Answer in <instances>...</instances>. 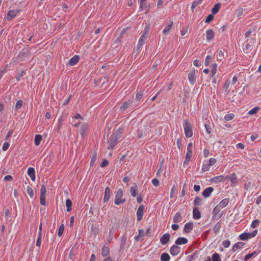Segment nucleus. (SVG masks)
<instances>
[{
  "label": "nucleus",
  "mask_w": 261,
  "mask_h": 261,
  "mask_svg": "<svg viewBox=\"0 0 261 261\" xmlns=\"http://www.w3.org/2000/svg\"><path fill=\"white\" fill-rule=\"evenodd\" d=\"M88 129V125L86 122H83L81 123V128L80 129V133L81 136L84 137L85 133Z\"/></svg>",
  "instance_id": "obj_7"
},
{
  "label": "nucleus",
  "mask_w": 261,
  "mask_h": 261,
  "mask_svg": "<svg viewBox=\"0 0 261 261\" xmlns=\"http://www.w3.org/2000/svg\"><path fill=\"white\" fill-rule=\"evenodd\" d=\"M41 243V233L39 232L37 239L36 241V245L38 247H40Z\"/></svg>",
  "instance_id": "obj_46"
},
{
  "label": "nucleus",
  "mask_w": 261,
  "mask_h": 261,
  "mask_svg": "<svg viewBox=\"0 0 261 261\" xmlns=\"http://www.w3.org/2000/svg\"><path fill=\"white\" fill-rule=\"evenodd\" d=\"M25 74V72L23 70H21L20 72H18L17 76L16 77L17 81H19L21 77H22Z\"/></svg>",
  "instance_id": "obj_58"
},
{
  "label": "nucleus",
  "mask_w": 261,
  "mask_h": 261,
  "mask_svg": "<svg viewBox=\"0 0 261 261\" xmlns=\"http://www.w3.org/2000/svg\"><path fill=\"white\" fill-rule=\"evenodd\" d=\"M27 192L30 197L32 198L34 196V191L32 188L30 186H28L27 188Z\"/></svg>",
  "instance_id": "obj_43"
},
{
  "label": "nucleus",
  "mask_w": 261,
  "mask_h": 261,
  "mask_svg": "<svg viewBox=\"0 0 261 261\" xmlns=\"http://www.w3.org/2000/svg\"><path fill=\"white\" fill-rule=\"evenodd\" d=\"M183 124L185 134L187 138H190L193 136L192 126L190 121L187 120H184Z\"/></svg>",
  "instance_id": "obj_2"
},
{
  "label": "nucleus",
  "mask_w": 261,
  "mask_h": 261,
  "mask_svg": "<svg viewBox=\"0 0 261 261\" xmlns=\"http://www.w3.org/2000/svg\"><path fill=\"white\" fill-rule=\"evenodd\" d=\"M114 236V232L113 230H110L109 233L108 241L110 243L111 241L113 240Z\"/></svg>",
  "instance_id": "obj_54"
},
{
  "label": "nucleus",
  "mask_w": 261,
  "mask_h": 261,
  "mask_svg": "<svg viewBox=\"0 0 261 261\" xmlns=\"http://www.w3.org/2000/svg\"><path fill=\"white\" fill-rule=\"evenodd\" d=\"M118 139L116 138L114 136L111 135L110 138L108 142L109 143V145L108 146V149L109 150H113L114 147L116 146L117 144Z\"/></svg>",
  "instance_id": "obj_3"
},
{
  "label": "nucleus",
  "mask_w": 261,
  "mask_h": 261,
  "mask_svg": "<svg viewBox=\"0 0 261 261\" xmlns=\"http://www.w3.org/2000/svg\"><path fill=\"white\" fill-rule=\"evenodd\" d=\"M222 245L224 247L228 248L230 245V242L229 240H225L223 242Z\"/></svg>",
  "instance_id": "obj_60"
},
{
  "label": "nucleus",
  "mask_w": 261,
  "mask_h": 261,
  "mask_svg": "<svg viewBox=\"0 0 261 261\" xmlns=\"http://www.w3.org/2000/svg\"><path fill=\"white\" fill-rule=\"evenodd\" d=\"M173 22L172 21H170L169 24L166 26L163 31V34L165 35H168L173 27Z\"/></svg>",
  "instance_id": "obj_9"
},
{
  "label": "nucleus",
  "mask_w": 261,
  "mask_h": 261,
  "mask_svg": "<svg viewBox=\"0 0 261 261\" xmlns=\"http://www.w3.org/2000/svg\"><path fill=\"white\" fill-rule=\"evenodd\" d=\"M244 244H245L243 242H238L237 243H236L232 248V251L236 252L238 249L242 248Z\"/></svg>",
  "instance_id": "obj_26"
},
{
  "label": "nucleus",
  "mask_w": 261,
  "mask_h": 261,
  "mask_svg": "<svg viewBox=\"0 0 261 261\" xmlns=\"http://www.w3.org/2000/svg\"><path fill=\"white\" fill-rule=\"evenodd\" d=\"M138 191L137 187H132L130 189V193L133 197H136L137 195V192Z\"/></svg>",
  "instance_id": "obj_35"
},
{
  "label": "nucleus",
  "mask_w": 261,
  "mask_h": 261,
  "mask_svg": "<svg viewBox=\"0 0 261 261\" xmlns=\"http://www.w3.org/2000/svg\"><path fill=\"white\" fill-rule=\"evenodd\" d=\"M80 60V57L78 55H75L72 57L69 61V64L71 66L75 65Z\"/></svg>",
  "instance_id": "obj_17"
},
{
  "label": "nucleus",
  "mask_w": 261,
  "mask_h": 261,
  "mask_svg": "<svg viewBox=\"0 0 261 261\" xmlns=\"http://www.w3.org/2000/svg\"><path fill=\"white\" fill-rule=\"evenodd\" d=\"M23 101L21 99L18 100L16 103L15 105V111H17L19 110L22 106Z\"/></svg>",
  "instance_id": "obj_39"
},
{
  "label": "nucleus",
  "mask_w": 261,
  "mask_h": 261,
  "mask_svg": "<svg viewBox=\"0 0 261 261\" xmlns=\"http://www.w3.org/2000/svg\"><path fill=\"white\" fill-rule=\"evenodd\" d=\"M180 248L177 245H173L170 248V253L173 255H177L180 252Z\"/></svg>",
  "instance_id": "obj_11"
},
{
  "label": "nucleus",
  "mask_w": 261,
  "mask_h": 261,
  "mask_svg": "<svg viewBox=\"0 0 261 261\" xmlns=\"http://www.w3.org/2000/svg\"><path fill=\"white\" fill-rule=\"evenodd\" d=\"M170 234L168 233H165L160 239L161 243L162 245H166L170 241Z\"/></svg>",
  "instance_id": "obj_8"
},
{
  "label": "nucleus",
  "mask_w": 261,
  "mask_h": 261,
  "mask_svg": "<svg viewBox=\"0 0 261 261\" xmlns=\"http://www.w3.org/2000/svg\"><path fill=\"white\" fill-rule=\"evenodd\" d=\"M210 165L209 164H203L202 168V172H206L208 170H209L210 169Z\"/></svg>",
  "instance_id": "obj_61"
},
{
  "label": "nucleus",
  "mask_w": 261,
  "mask_h": 261,
  "mask_svg": "<svg viewBox=\"0 0 261 261\" xmlns=\"http://www.w3.org/2000/svg\"><path fill=\"white\" fill-rule=\"evenodd\" d=\"M215 34L212 29L208 30L206 32V38L207 40H212L214 37Z\"/></svg>",
  "instance_id": "obj_24"
},
{
  "label": "nucleus",
  "mask_w": 261,
  "mask_h": 261,
  "mask_svg": "<svg viewBox=\"0 0 261 261\" xmlns=\"http://www.w3.org/2000/svg\"><path fill=\"white\" fill-rule=\"evenodd\" d=\"M202 199L198 196L196 197L195 198L194 201V204L195 206H199L202 203Z\"/></svg>",
  "instance_id": "obj_36"
},
{
  "label": "nucleus",
  "mask_w": 261,
  "mask_h": 261,
  "mask_svg": "<svg viewBox=\"0 0 261 261\" xmlns=\"http://www.w3.org/2000/svg\"><path fill=\"white\" fill-rule=\"evenodd\" d=\"M229 198H225L224 199H223L222 200H221L218 204L219 206H220V207H221L222 208L225 207V206H226L227 205V204L229 203Z\"/></svg>",
  "instance_id": "obj_22"
},
{
  "label": "nucleus",
  "mask_w": 261,
  "mask_h": 261,
  "mask_svg": "<svg viewBox=\"0 0 261 261\" xmlns=\"http://www.w3.org/2000/svg\"><path fill=\"white\" fill-rule=\"evenodd\" d=\"M220 7H221L220 3H218L216 4H215V5L214 6V7L213 8V9L212 10V13L213 14H217L219 10H220Z\"/></svg>",
  "instance_id": "obj_32"
},
{
  "label": "nucleus",
  "mask_w": 261,
  "mask_h": 261,
  "mask_svg": "<svg viewBox=\"0 0 261 261\" xmlns=\"http://www.w3.org/2000/svg\"><path fill=\"white\" fill-rule=\"evenodd\" d=\"M213 261H221L220 255L217 253H214L212 255Z\"/></svg>",
  "instance_id": "obj_41"
},
{
  "label": "nucleus",
  "mask_w": 261,
  "mask_h": 261,
  "mask_svg": "<svg viewBox=\"0 0 261 261\" xmlns=\"http://www.w3.org/2000/svg\"><path fill=\"white\" fill-rule=\"evenodd\" d=\"M133 104L132 99H128L127 101L124 102L120 107V111H124L127 108L132 107Z\"/></svg>",
  "instance_id": "obj_6"
},
{
  "label": "nucleus",
  "mask_w": 261,
  "mask_h": 261,
  "mask_svg": "<svg viewBox=\"0 0 261 261\" xmlns=\"http://www.w3.org/2000/svg\"><path fill=\"white\" fill-rule=\"evenodd\" d=\"M96 160H97V155H96V153H94L92 155V156L91 158V163H90L91 165H94L95 163Z\"/></svg>",
  "instance_id": "obj_56"
},
{
  "label": "nucleus",
  "mask_w": 261,
  "mask_h": 261,
  "mask_svg": "<svg viewBox=\"0 0 261 261\" xmlns=\"http://www.w3.org/2000/svg\"><path fill=\"white\" fill-rule=\"evenodd\" d=\"M108 164H109L108 161L106 159H105L101 162V163L100 164V167L103 168V167L107 166L108 165Z\"/></svg>",
  "instance_id": "obj_63"
},
{
  "label": "nucleus",
  "mask_w": 261,
  "mask_h": 261,
  "mask_svg": "<svg viewBox=\"0 0 261 261\" xmlns=\"http://www.w3.org/2000/svg\"><path fill=\"white\" fill-rule=\"evenodd\" d=\"M149 25H146L143 31L142 35H144L147 37L148 34L149 33Z\"/></svg>",
  "instance_id": "obj_49"
},
{
  "label": "nucleus",
  "mask_w": 261,
  "mask_h": 261,
  "mask_svg": "<svg viewBox=\"0 0 261 261\" xmlns=\"http://www.w3.org/2000/svg\"><path fill=\"white\" fill-rule=\"evenodd\" d=\"M223 179H224V176L223 175H219V176H215V177L212 178L210 180V181L217 183V182L222 181Z\"/></svg>",
  "instance_id": "obj_23"
},
{
  "label": "nucleus",
  "mask_w": 261,
  "mask_h": 261,
  "mask_svg": "<svg viewBox=\"0 0 261 261\" xmlns=\"http://www.w3.org/2000/svg\"><path fill=\"white\" fill-rule=\"evenodd\" d=\"M212 59V56L210 55H207L206 57V58L205 60V62H204V64H205V66H208L210 65V63L211 62Z\"/></svg>",
  "instance_id": "obj_45"
},
{
  "label": "nucleus",
  "mask_w": 261,
  "mask_h": 261,
  "mask_svg": "<svg viewBox=\"0 0 261 261\" xmlns=\"http://www.w3.org/2000/svg\"><path fill=\"white\" fill-rule=\"evenodd\" d=\"M182 220V217L180 214L178 212L176 213L174 215L173 219V221L174 223H179Z\"/></svg>",
  "instance_id": "obj_29"
},
{
  "label": "nucleus",
  "mask_w": 261,
  "mask_h": 261,
  "mask_svg": "<svg viewBox=\"0 0 261 261\" xmlns=\"http://www.w3.org/2000/svg\"><path fill=\"white\" fill-rule=\"evenodd\" d=\"M42 139V137L41 135L37 134L35 135V139H34V143L35 145L38 146Z\"/></svg>",
  "instance_id": "obj_31"
},
{
  "label": "nucleus",
  "mask_w": 261,
  "mask_h": 261,
  "mask_svg": "<svg viewBox=\"0 0 261 261\" xmlns=\"http://www.w3.org/2000/svg\"><path fill=\"white\" fill-rule=\"evenodd\" d=\"M218 61H221L224 59V49H220L217 55Z\"/></svg>",
  "instance_id": "obj_25"
},
{
  "label": "nucleus",
  "mask_w": 261,
  "mask_h": 261,
  "mask_svg": "<svg viewBox=\"0 0 261 261\" xmlns=\"http://www.w3.org/2000/svg\"><path fill=\"white\" fill-rule=\"evenodd\" d=\"M234 117V115L233 113H230L226 114L224 117V119L225 121H230L233 119Z\"/></svg>",
  "instance_id": "obj_42"
},
{
  "label": "nucleus",
  "mask_w": 261,
  "mask_h": 261,
  "mask_svg": "<svg viewBox=\"0 0 261 261\" xmlns=\"http://www.w3.org/2000/svg\"><path fill=\"white\" fill-rule=\"evenodd\" d=\"M9 147V144L8 142H5L2 146V149L3 151H6Z\"/></svg>",
  "instance_id": "obj_64"
},
{
  "label": "nucleus",
  "mask_w": 261,
  "mask_h": 261,
  "mask_svg": "<svg viewBox=\"0 0 261 261\" xmlns=\"http://www.w3.org/2000/svg\"><path fill=\"white\" fill-rule=\"evenodd\" d=\"M140 8L142 11H145L146 14L149 12L150 6L147 4L146 0H140Z\"/></svg>",
  "instance_id": "obj_4"
},
{
  "label": "nucleus",
  "mask_w": 261,
  "mask_h": 261,
  "mask_svg": "<svg viewBox=\"0 0 261 261\" xmlns=\"http://www.w3.org/2000/svg\"><path fill=\"white\" fill-rule=\"evenodd\" d=\"M217 67H218V64L216 63H214L212 65V66L211 67V73H210L211 77H213L216 74L217 70Z\"/></svg>",
  "instance_id": "obj_27"
},
{
  "label": "nucleus",
  "mask_w": 261,
  "mask_h": 261,
  "mask_svg": "<svg viewBox=\"0 0 261 261\" xmlns=\"http://www.w3.org/2000/svg\"><path fill=\"white\" fill-rule=\"evenodd\" d=\"M16 16V13L14 11V10H10L8 11V13L7 15V19L8 20H10L15 17Z\"/></svg>",
  "instance_id": "obj_28"
},
{
  "label": "nucleus",
  "mask_w": 261,
  "mask_h": 261,
  "mask_svg": "<svg viewBox=\"0 0 261 261\" xmlns=\"http://www.w3.org/2000/svg\"><path fill=\"white\" fill-rule=\"evenodd\" d=\"M123 132V129L122 128H119L115 133L112 134V135L114 136L118 140L122 137V135Z\"/></svg>",
  "instance_id": "obj_30"
},
{
  "label": "nucleus",
  "mask_w": 261,
  "mask_h": 261,
  "mask_svg": "<svg viewBox=\"0 0 261 261\" xmlns=\"http://www.w3.org/2000/svg\"><path fill=\"white\" fill-rule=\"evenodd\" d=\"M64 225L63 224H62L59 228V230H58V235L59 237H61L62 234H63V232L64 231Z\"/></svg>",
  "instance_id": "obj_48"
},
{
  "label": "nucleus",
  "mask_w": 261,
  "mask_h": 261,
  "mask_svg": "<svg viewBox=\"0 0 261 261\" xmlns=\"http://www.w3.org/2000/svg\"><path fill=\"white\" fill-rule=\"evenodd\" d=\"M192 155V152H187L186 154L185 160V162H184V165H183V166L185 167H186V166H188L189 165V162L191 160Z\"/></svg>",
  "instance_id": "obj_18"
},
{
  "label": "nucleus",
  "mask_w": 261,
  "mask_h": 261,
  "mask_svg": "<svg viewBox=\"0 0 261 261\" xmlns=\"http://www.w3.org/2000/svg\"><path fill=\"white\" fill-rule=\"evenodd\" d=\"M214 16L213 14H209L207 16V17L205 20V22L206 23H209L214 19Z\"/></svg>",
  "instance_id": "obj_47"
},
{
  "label": "nucleus",
  "mask_w": 261,
  "mask_h": 261,
  "mask_svg": "<svg viewBox=\"0 0 261 261\" xmlns=\"http://www.w3.org/2000/svg\"><path fill=\"white\" fill-rule=\"evenodd\" d=\"M72 205V203L71 200H70L69 199H67L66 200V206L67 207L66 211L68 212H70L71 211Z\"/></svg>",
  "instance_id": "obj_33"
},
{
  "label": "nucleus",
  "mask_w": 261,
  "mask_h": 261,
  "mask_svg": "<svg viewBox=\"0 0 261 261\" xmlns=\"http://www.w3.org/2000/svg\"><path fill=\"white\" fill-rule=\"evenodd\" d=\"M259 221L257 219H255L252 222L251 226L252 228H256L259 225Z\"/></svg>",
  "instance_id": "obj_57"
},
{
  "label": "nucleus",
  "mask_w": 261,
  "mask_h": 261,
  "mask_svg": "<svg viewBox=\"0 0 261 261\" xmlns=\"http://www.w3.org/2000/svg\"><path fill=\"white\" fill-rule=\"evenodd\" d=\"M221 226V224L220 222H218L216 223V224L214 226L213 228V231L215 232V233H217L219 231L220 229Z\"/></svg>",
  "instance_id": "obj_38"
},
{
  "label": "nucleus",
  "mask_w": 261,
  "mask_h": 261,
  "mask_svg": "<svg viewBox=\"0 0 261 261\" xmlns=\"http://www.w3.org/2000/svg\"><path fill=\"white\" fill-rule=\"evenodd\" d=\"M109 253V248L108 247L103 246L102 248L101 255L103 256H107Z\"/></svg>",
  "instance_id": "obj_37"
},
{
  "label": "nucleus",
  "mask_w": 261,
  "mask_h": 261,
  "mask_svg": "<svg viewBox=\"0 0 261 261\" xmlns=\"http://www.w3.org/2000/svg\"><path fill=\"white\" fill-rule=\"evenodd\" d=\"M143 94L142 92H138L136 95V101H139L142 97Z\"/></svg>",
  "instance_id": "obj_59"
},
{
  "label": "nucleus",
  "mask_w": 261,
  "mask_h": 261,
  "mask_svg": "<svg viewBox=\"0 0 261 261\" xmlns=\"http://www.w3.org/2000/svg\"><path fill=\"white\" fill-rule=\"evenodd\" d=\"M170 257L167 253H163L161 256V260L162 261H169Z\"/></svg>",
  "instance_id": "obj_34"
},
{
  "label": "nucleus",
  "mask_w": 261,
  "mask_h": 261,
  "mask_svg": "<svg viewBox=\"0 0 261 261\" xmlns=\"http://www.w3.org/2000/svg\"><path fill=\"white\" fill-rule=\"evenodd\" d=\"M123 196V191L121 189H119L116 192L115 199L114 203L116 205H119L125 202V198H122Z\"/></svg>",
  "instance_id": "obj_1"
},
{
  "label": "nucleus",
  "mask_w": 261,
  "mask_h": 261,
  "mask_svg": "<svg viewBox=\"0 0 261 261\" xmlns=\"http://www.w3.org/2000/svg\"><path fill=\"white\" fill-rule=\"evenodd\" d=\"M193 228V224L192 222H188L185 225L184 230L185 233H190Z\"/></svg>",
  "instance_id": "obj_16"
},
{
  "label": "nucleus",
  "mask_w": 261,
  "mask_h": 261,
  "mask_svg": "<svg viewBox=\"0 0 261 261\" xmlns=\"http://www.w3.org/2000/svg\"><path fill=\"white\" fill-rule=\"evenodd\" d=\"M46 193V187L44 185H42L40 189V195L45 196Z\"/></svg>",
  "instance_id": "obj_55"
},
{
  "label": "nucleus",
  "mask_w": 261,
  "mask_h": 261,
  "mask_svg": "<svg viewBox=\"0 0 261 261\" xmlns=\"http://www.w3.org/2000/svg\"><path fill=\"white\" fill-rule=\"evenodd\" d=\"M239 237L241 240H243V241L247 240L249 239L252 238L251 234H250V232L243 233L240 235Z\"/></svg>",
  "instance_id": "obj_21"
},
{
  "label": "nucleus",
  "mask_w": 261,
  "mask_h": 261,
  "mask_svg": "<svg viewBox=\"0 0 261 261\" xmlns=\"http://www.w3.org/2000/svg\"><path fill=\"white\" fill-rule=\"evenodd\" d=\"M144 129H145V128H144L143 129L141 128V129H139L138 134V138H141L143 137H144V136H146V134H145V132L144 131Z\"/></svg>",
  "instance_id": "obj_44"
},
{
  "label": "nucleus",
  "mask_w": 261,
  "mask_h": 261,
  "mask_svg": "<svg viewBox=\"0 0 261 261\" xmlns=\"http://www.w3.org/2000/svg\"><path fill=\"white\" fill-rule=\"evenodd\" d=\"M222 208L219 206L218 204H217L213 209V214L215 215H217L221 210Z\"/></svg>",
  "instance_id": "obj_51"
},
{
  "label": "nucleus",
  "mask_w": 261,
  "mask_h": 261,
  "mask_svg": "<svg viewBox=\"0 0 261 261\" xmlns=\"http://www.w3.org/2000/svg\"><path fill=\"white\" fill-rule=\"evenodd\" d=\"M147 38V37H146L145 36L141 35L138 43V45L137 47V50H139L140 49V48L143 45V44L145 43V41Z\"/></svg>",
  "instance_id": "obj_15"
},
{
  "label": "nucleus",
  "mask_w": 261,
  "mask_h": 261,
  "mask_svg": "<svg viewBox=\"0 0 261 261\" xmlns=\"http://www.w3.org/2000/svg\"><path fill=\"white\" fill-rule=\"evenodd\" d=\"M28 175L31 177L33 181H35L36 179L35 171L32 167H29L27 171Z\"/></svg>",
  "instance_id": "obj_14"
},
{
  "label": "nucleus",
  "mask_w": 261,
  "mask_h": 261,
  "mask_svg": "<svg viewBox=\"0 0 261 261\" xmlns=\"http://www.w3.org/2000/svg\"><path fill=\"white\" fill-rule=\"evenodd\" d=\"M188 240L186 238L179 237L175 241L176 245L186 244L188 243Z\"/></svg>",
  "instance_id": "obj_20"
},
{
  "label": "nucleus",
  "mask_w": 261,
  "mask_h": 261,
  "mask_svg": "<svg viewBox=\"0 0 261 261\" xmlns=\"http://www.w3.org/2000/svg\"><path fill=\"white\" fill-rule=\"evenodd\" d=\"M40 202L42 205H46V198L45 196L40 195Z\"/></svg>",
  "instance_id": "obj_52"
},
{
  "label": "nucleus",
  "mask_w": 261,
  "mask_h": 261,
  "mask_svg": "<svg viewBox=\"0 0 261 261\" xmlns=\"http://www.w3.org/2000/svg\"><path fill=\"white\" fill-rule=\"evenodd\" d=\"M214 189L213 187H210L206 188L202 192V195L205 198H207L210 196L212 193L214 191Z\"/></svg>",
  "instance_id": "obj_13"
},
{
  "label": "nucleus",
  "mask_w": 261,
  "mask_h": 261,
  "mask_svg": "<svg viewBox=\"0 0 261 261\" xmlns=\"http://www.w3.org/2000/svg\"><path fill=\"white\" fill-rule=\"evenodd\" d=\"M256 254V251H253L252 253H250V254H247L245 258H244V260L245 261H247L248 260V259H249L251 257H252V256H253L254 255H255Z\"/></svg>",
  "instance_id": "obj_53"
},
{
  "label": "nucleus",
  "mask_w": 261,
  "mask_h": 261,
  "mask_svg": "<svg viewBox=\"0 0 261 261\" xmlns=\"http://www.w3.org/2000/svg\"><path fill=\"white\" fill-rule=\"evenodd\" d=\"M259 110V107H255L248 112V114L250 115H254L257 113Z\"/></svg>",
  "instance_id": "obj_50"
},
{
  "label": "nucleus",
  "mask_w": 261,
  "mask_h": 261,
  "mask_svg": "<svg viewBox=\"0 0 261 261\" xmlns=\"http://www.w3.org/2000/svg\"><path fill=\"white\" fill-rule=\"evenodd\" d=\"M111 196V190L110 188L109 187H107L105 189V195L103 198V202H108Z\"/></svg>",
  "instance_id": "obj_12"
},
{
  "label": "nucleus",
  "mask_w": 261,
  "mask_h": 261,
  "mask_svg": "<svg viewBox=\"0 0 261 261\" xmlns=\"http://www.w3.org/2000/svg\"><path fill=\"white\" fill-rule=\"evenodd\" d=\"M206 131L208 134H210L212 132V128L210 125L207 124H205L204 125Z\"/></svg>",
  "instance_id": "obj_62"
},
{
  "label": "nucleus",
  "mask_w": 261,
  "mask_h": 261,
  "mask_svg": "<svg viewBox=\"0 0 261 261\" xmlns=\"http://www.w3.org/2000/svg\"><path fill=\"white\" fill-rule=\"evenodd\" d=\"M188 79L192 85H194L196 82L195 70L191 71L188 73Z\"/></svg>",
  "instance_id": "obj_10"
},
{
  "label": "nucleus",
  "mask_w": 261,
  "mask_h": 261,
  "mask_svg": "<svg viewBox=\"0 0 261 261\" xmlns=\"http://www.w3.org/2000/svg\"><path fill=\"white\" fill-rule=\"evenodd\" d=\"M193 216L195 219H199L201 217V214L197 207H194L193 210Z\"/></svg>",
  "instance_id": "obj_19"
},
{
  "label": "nucleus",
  "mask_w": 261,
  "mask_h": 261,
  "mask_svg": "<svg viewBox=\"0 0 261 261\" xmlns=\"http://www.w3.org/2000/svg\"><path fill=\"white\" fill-rule=\"evenodd\" d=\"M229 85L230 81L227 79L225 81L223 86V88L224 89L225 92H228L229 91Z\"/></svg>",
  "instance_id": "obj_40"
},
{
  "label": "nucleus",
  "mask_w": 261,
  "mask_h": 261,
  "mask_svg": "<svg viewBox=\"0 0 261 261\" xmlns=\"http://www.w3.org/2000/svg\"><path fill=\"white\" fill-rule=\"evenodd\" d=\"M144 206L143 205H141L138 207L137 211V218L138 221H141L142 219L143 216L144 215Z\"/></svg>",
  "instance_id": "obj_5"
}]
</instances>
